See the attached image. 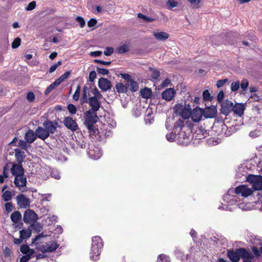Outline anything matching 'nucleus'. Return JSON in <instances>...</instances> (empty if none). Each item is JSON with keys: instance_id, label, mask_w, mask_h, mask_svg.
Here are the masks:
<instances>
[{"instance_id": "nucleus-1", "label": "nucleus", "mask_w": 262, "mask_h": 262, "mask_svg": "<svg viewBox=\"0 0 262 262\" xmlns=\"http://www.w3.org/2000/svg\"><path fill=\"white\" fill-rule=\"evenodd\" d=\"M227 255L232 262H238L241 258L243 260V262H251L254 256L249 250L244 248L230 249L227 251Z\"/></svg>"}, {"instance_id": "nucleus-2", "label": "nucleus", "mask_w": 262, "mask_h": 262, "mask_svg": "<svg viewBox=\"0 0 262 262\" xmlns=\"http://www.w3.org/2000/svg\"><path fill=\"white\" fill-rule=\"evenodd\" d=\"M97 112V111L89 110L85 113L84 124L91 135H94L97 132L94 125V124L98 120Z\"/></svg>"}, {"instance_id": "nucleus-3", "label": "nucleus", "mask_w": 262, "mask_h": 262, "mask_svg": "<svg viewBox=\"0 0 262 262\" xmlns=\"http://www.w3.org/2000/svg\"><path fill=\"white\" fill-rule=\"evenodd\" d=\"M103 247V242L99 236H95L92 238V246L90 253V257L92 261L99 260L101 251Z\"/></svg>"}, {"instance_id": "nucleus-4", "label": "nucleus", "mask_w": 262, "mask_h": 262, "mask_svg": "<svg viewBox=\"0 0 262 262\" xmlns=\"http://www.w3.org/2000/svg\"><path fill=\"white\" fill-rule=\"evenodd\" d=\"M247 181L252 184L254 190H262V177L259 176L249 175L247 177Z\"/></svg>"}, {"instance_id": "nucleus-5", "label": "nucleus", "mask_w": 262, "mask_h": 262, "mask_svg": "<svg viewBox=\"0 0 262 262\" xmlns=\"http://www.w3.org/2000/svg\"><path fill=\"white\" fill-rule=\"evenodd\" d=\"M20 251L23 254L25 255L21 258L20 262H27L35 253L33 249H31L29 246L27 245H21Z\"/></svg>"}, {"instance_id": "nucleus-6", "label": "nucleus", "mask_w": 262, "mask_h": 262, "mask_svg": "<svg viewBox=\"0 0 262 262\" xmlns=\"http://www.w3.org/2000/svg\"><path fill=\"white\" fill-rule=\"evenodd\" d=\"M58 244L55 241H49L45 244L38 247L37 248L42 253L51 252L56 250L58 247Z\"/></svg>"}, {"instance_id": "nucleus-7", "label": "nucleus", "mask_w": 262, "mask_h": 262, "mask_svg": "<svg viewBox=\"0 0 262 262\" xmlns=\"http://www.w3.org/2000/svg\"><path fill=\"white\" fill-rule=\"evenodd\" d=\"M234 191L237 194H241L242 196L247 197L251 195L253 192V190L249 188L247 185H243L236 187Z\"/></svg>"}, {"instance_id": "nucleus-8", "label": "nucleus", "mask_w": 262, "mask_h": 262, "mask_svg": "<svg viewBox=\"0 0 262 262\" xmlns=\"http://www.w3.org/2000/svg\"><path fill=\"white\" fill-rule=\"evenodd\" d=\"M16 202L17 205L21 208H27L30 206V199L25 194H20L16 196Z\"/></svg>"}, {"instance_id": "nucleus-9", "label": "nucleus", "mask_w": 262, "mask_h": 262, "mask_svg": "<svg viewBox=\"0 0 262 262\" xmlns=\"http://www.w3.org/2000/svg\"><path fill=\"white\" fill-rule=\"evenodd\" d=\"M37 220V215L36 213L30 209L27 210L24 215L23 220L26 223H31Z\"/></svg>"}, {"instance_id": "nucleus-10", "label": "nucleus", "mask_w": 262, "mask_h": 262, "mask_svg": "<svg viewBox=\"0 0 262 262\" xmlns=\"http://www.w3.org/2000/svg\"><path fill=\"white\" fill-rule=\"evenodd\" d=\"M63 122L67 128L73 132L76 131L78 129L77 123L72 117H68L65 118Z\"/></svg>"}, {"instance_id": "nucleus-11", "label": "nucleus", "mask_w": 262, "mask_h": 262, "mask_svg": "<svg viewBox=\"0 0 262 262\" xmlns=\"http://www.w3.org/2000/svg\"><path fill=\"white\" fill-rule=\"evenodd\" d=\"M43 126L46 128L47 132L50 135V134H54L56 132L58 123L56 121L46 120L43 123Z\"/></svg>"}, {"instance_id": "nucleus-12", "label": "nucleus", "mask_w": 262, "mask_h": 262, "mask_svg": "<svg viewBox=\"0 0 262 262\" xmlns=\"http://www.w3.org/2000/svg\"><path fill=\"white\" fill-rule=\"evenodd\" d=\"M88 154L92 159L97 160L101 157L102 152L98 147L91 146L89 149Z\"/></svg>"}, {"instance_id": "nucleus-13", "label": "nucleus", "mask_w": 262, "mask_h": 262, "mask_svg": "<svg viewBox=\"0 0 262 262\" xmlns=\"http://www.w3.org/2000/svg\"><path fill=\"white\" fill-rule=\"evenodd\" d=\"M204 115V111L200 107L194 108L191 113V118L193 122L200 121Z\"/></svg>"}, {"instance_id": "nucleus-14", "label": "nucleus", "mask_w": 262, "mask_h": 262, "mask_svg": "<svg viewBox=\"0 0 262 262\" xmlns=\"http://www.w3.org/2000/svg\"><path fill=\"white\" fill-rule=\"evenodd\" d=\"M176 94V92L173 88H168L162 93V99L170 101L172 100Z\"/></svg>"}, {"instance_id": "nucleus-15", "label": "nucleus", "mask_w": 262, "mask_h": 262, "mask_svg": "<svg viewBox=\"0 0 262 262\" xmlns=\"http://www.w3.org/2000/svg\"><path fill=\"white\" fill-rule=\"evenodd\" d=\"M100 99L95 98V97H89L88 103L91 107L90 110L94 111H99L101 106V103L99 101Z\"/></svg>"}, {"instance_id": "nucleus-16", "label": "nucleus", "mask_w": 262, "mask_h": 262, "mask_svg": "<svg viewBox=\"0 0 262 262\" xmlns=\"http://www.w3.org/2000/svg\"><path fill=\"white\" fill-rule=\"evenodd\" d=\"M233 103L230 101L226 100L222 104V113L227 115L233 109Z\"/></svg>"}, {"instance_id": "nucleus-17", "label": "nucleus", "mask_w": 262, "mask_h": 262, "mask_svg": "<svg viewBox=\"0 0 262 262\" xmlns=\"http://www.w3.org/2000/svg\"><path fill=\"white\" fill-rule=\"evenodd\" d=\"M11 172L12 174L15 177L24 175V169L21 164H14L11 168Z\"/></svg>"}, {"instance_id": "nucleus-18", "label": "nucleus", "mask_w": 262, "mask_h": 262, "mask_svg": "<svg viewBox=\"0 0 262 262\" xmlns=\"http://www.w3.org/2000/svg\"><path fill=\"white\" fill-rule=\"evenodd\" d=\"M14 183L16 187L20 189V187H24L26 186L27 179L24 175L15 177Z\"/></svg>"}, {"instance_id": "nucleus-19", "label": "nucleus", "mask_w": 262, "mask_h": 262, "mask_svg": "<svg viewBox=\"0 0 262 262\" xmlns=\"http://www.w3.org/2000/svg\"><path fill=\"white\" fill-rule=\"evenodd\" d=\"M98 86L103 91L110 90L112 86L111 82L104 78H101L99 79Z\"/></svg>"}, {"instance_id": "nucleus-20", "label": "nucleus", "mask_w": 262, "mask_h": 262, "mask_svg": "<svg viewBox=\"0 0 262 262\" xmlns=\"http://www.w3.org/2000/svg\"><path fill=\"white\" fill-rule=\"evenodd\" d=\"M36 136L39 139L45 140L48 138L49 134L47 132L46 128L41 126L38 127L35 130Z\"/></svg>"}, {"instance_id": "nucleus-21", "label": "nucleus", "mask_w": 262, "mask_h": 262, "mask_svg": "<svg viewBox=\"0 0 262 262\" xmlns=\"http://www.w3.org/2000/svg\"><path fill=\"white\" fill-rule=\"evenodd\" d=\"M37 137L36 133L31 129H29L25 135V140L28 143H33Z\"/></svg>"}, {"instance_id": "nucleus-22", "label": "nucleus", "mask_w": 262, "mask_h": 262, "mask_svg": "<svg viewBox=\"0 0 262 262\" xmlns=\"http://www.w3.org/2000/svg\"><path fill=\"white\" fill-rule=\"evenodd\" d=\"M245 110V106L242 103H237L233 106L232 111L238 116H242Z\"/></svg>"}, {"instance_id": "nucleus-23", "label": "nucleus", "mask_w": 262, "mask_h": 262, "mask_svg": "<svg viewBox=\"0 0 262 262\" xmlns=\"http://www.w3.org/2000/svg\"><path fill=\"white\" fill-rule=\"evenodd\" d=\"M154 36L158 40L164 41L169 38V34L165 32H154Z\"/></svg>"}, {"instance_id": "nucleus-24", "label": "nucleus", "mask_w": 262, "mask_h": 262, "mask_svg": "<svg viewBox=\"0 0 262 262\" xmlns=\"http://www.w3.org/2000/svg\"><path fill=\"white\" fill-rule=\"evenodd\" d=\"M15 157L18 164H21L25 158V152L19 149L15 150Z\"/></svg>"}, {"instance_id": "nucleus-25", "label": "nucleus", "mask_w": 262, "mask_h": 262, "mask_svg": "<svg viewBox=\"0 0 262 262\" xmlns=\"http://www.w3.org/2000/svg\"><path fill=\"white\" fill-rule=\"evenodd\" d=\"M21 214L18 211L13 212L10 216L12 222L14 224L18 223L21 219Z\"/></svg>"}, {"instance_id": "nucleus-26", "label": "nucleus", "mask_w": 262, "mask_h": 262, "mask_svg": "<svg viewBox=\"0 0 262 262\" xmlns=\"http://www.w3.org/2000/svg\"><path fill=\"white\" fill-rule=\"evenodd\" d=\"M126 85L127 87L132 92H136L138 90V83L133 80L127 81Z\"/></svg>"}, {"instance_id": "nucleus-27", "label": "nucleus", "mask_w": 262, "mask_h": 262, "mask_svg": "<svg viewBox=\"0 0 262 262\" xmlns=\"http://www.w3.org/2000/svg\"><path fill=\"white\" fill-rule=\"evenodd\" d=\"M140 94L142 98L148 99L151 97L152 92L150 89L145 88L140 90Z\"/></svg>"}, {"instance_id": "nucleus-28", "label": "nucleus", "mask_w": 262, "mask_h": 262, "mask_svg": "<svg viewBox=\"0 0 262 262\" xmlns=\"http://www.w3.org/2000/svg\"><path fill=\"white\" fill-rule=\"evenodd\" d=\"M31 236V230L30 229H23L19 231V236L21 239H26Z\"/></svg>"}, {"instance_id": "nucleus-29", "label": "nucleus", "mask_w": 262, "mask_h": 262, "mask_svg": "<svg viewBox=\"0 0 262 262\" xmlns=\"http://www.w3.org/2000/svg\"><path fill=\"white\" fill-rule=\"evenodd\" d=\"M89 95V89L84 86L83 88L82 95L81 98L82 103H88L89 101L88 96Z\"/></svg>"}, {"instance_id": "nucleus-30", "label": "nucleus", "mask_w": 262, "mask_h": 262, "mask_svg": "<svg viewBox=\"0 0 262 262\" xmlns=\"http://www.w3.org/2000/svg\"><path fill=\"white\" fill-rule=\"evenodd\" d=\"M190 110L189 107H184L182 111L180 114L179 116H181L183 119H186L189 118L191 116Z\"/></svg>"}, {"instance_id": "nucleus-31", "label": "nucleus", "mask_w": 262, "mask_h": 262, "mask_svg": "<svg viewBox=\"0 0 262 262\" xmlns=\"http://www.w3.org/2000/svg\"><path fill=\"white\" fill-rule=\"evenodd\" d=\"M216 112L214 108H208L204 111V116L205 118H212Z\"/></svg>"}, {"instance_id": "nucleus-32", "label": "nucleus", "mask_w": 262, "mask_h": 262, "mask_svg": "<svg viewBox=\"0 0 262 262\" xmlns=\"http://www.w3.org/2000/svg\"><path fill=\"white\" fill-rule=\"evenodd\" d=\"M252 254L254 255L253 259L255 257H259L262 255V246L258 249L256 247H253L252 248Z\"/></svg>"}, {"instance_id": "nucleus-33", "label": "nucleus", "mask_w": 262, "mask_h": 262, "mask_svg": "<svg viewBox=\"0 0 262 262\" xmlns=\"http://www.w3.org/2000/svg\"><path fill=\"white\" fill-rule=\"evenodd\" d=\"M2 197L5 202H9L12 199V192L9 190H6L3 193Z\"/></svg>"}, {"instance_id": "nucleus-34", "label": "nucleus", "mask_w": 262, "mask_h": 262, "mask_svg": "<svg viewBox=\"0 0 262 262\" xmlns=\"http://www.w3.org/2000/svg\"><path fill=\"white\" fill-rule=\"evenodd\" d=\"M116 88L117 91L119 93H125L127 90V87L126 86H125L122 83H117L116 85Z\"/></svg>"}, {"instance_id": "nucleus-35", "label": "nucleus", "mask_w": 262, "mask_h": 262, "mask_svg": "<svg viewBox=\"0 0 262 262\" xmlns=\"http://www.w3.org/2000/svg\"><path fill=\"white\" fill-rule=\"evenodd\" d=\"M166 6L169 9L176 7L178 6V3L174 0H168L166 2Z\"/></svg>"}, {"instance_id": "nucleus-36", "label": "nucleus", "mask_w": 262, "mask_h": 262, "mask_svg": "<svg viewBox=\"0 0 262 262\" xmlns=\"http://www.w3.org/2000/svg\"><path fill=\"white\" fill-rule=\"evenodd\" d=\"M149 70L151 71V77L154 79H158L160 76V72L156 69L149 68Z\"/></svg>"}, {"instance_id": "nucleus-37", "label": "nucleus", "mask_w": 262, "mask_h": 262, "mask_svg": "<svg viewBox=\"0 0 262 262\" xmlns=\"http://www.w3.org/2000/svg\"><path fill=\"white\" fill-rule=\"evenodd\" d=\"M185 106L183 105L182 104L178 103L176 104L174 107V112L177 114L179 115L181 112L182 111L183 109Z\"/></svg>"}, {"instance_id": "nucleus-38", "label": "nucleus", "mask_w": 262, "mask_h": 262, "mask_svg": "<svg viewBox=\"0 0 262 262\" xmlns=\"http://www.w3.org/2000/svg\"><path fill=\"white\" fill-rule=\"evenodd\" d=\"M80 91H81L80 86L79 85H78L76 88V90L75 92V93L73 96V99L76 101H78L79 99Z\"/></svg>"}, {"instance_id": "nucleus-39", "label": "nucleus", "mask_w": 262, "mask_h": 262, "mask_svg": "<svg viewBox=\"0 0 262 262\" xmlns=\"http://www.w3.org/2000/svg\"><path fill=\"white\" fill-rule=\"evenodd\" d=\"M188 1L191 4V6L194 8H199L200 7L201 3V0H188Z\"/></svg>"}, {"instance_id": "nucleus-40", "label": "nucleus", "mask_w": 262, "mask_h": 262, "mask_svg": "<svg viewBox=\"0 0 262 262\" xmlns=\"http://www.w3.org/2000/svg\"><path fill=\"white\" fill-rule=\"evenodd\" d=\"M170 260V258L166 255L160 254L158 257V261L162 262H168Z\"/></svg>"}, {"instance_id": "nucleus-41", "label": "nucleus", "mask_w": 262, "mask_h": 262, "mask_svg": "<svg viewBox=\"0 0 262 262\" xmlns=\"http://www.w3.org/2000/svg\"><path fill=\"white\" fill-rule=\"evenodd\" d=\"M128 51V46L127 45H123L117 49V51L120 54H122Z\"/></svg>"}, {"instance_id": "nucleus-42", "label": "nucleus", "mask_w": 262, "mask_h": 262, "mask_svg": "<svg viewBox=\"0 0 262 262\" xmlns=\"http://www.w3.org/2000/svg\"><path fill=\"white\" fill-rule=\"evenodd\" d=\"M67 108L69 113L72 115L75 114L77 112V108L76 106L73 104H68Z\"/></svg>"}, {"instance_id": "nucleus-43", "label": "nucleus", "mask_w": 262, "mask_h": 262, "mask_svg": "<svg viewBox=\"0 0 262 262\" xmlns=\"http://www.w3.org/2000/svg\"><path fill=\"white\" fill-rule=\"evenodd\" d=\"M184 126V122L182 119L177 120L174 124V127L175 129L180 128L182 129Z\"/></svg>"}, {"instance_id": "nucleus-44", "label": "nucleus", "mask_w": 262, "mask_h": 262, "mask_svg": "<svg viewBox=\"0 0 262 262\" xmlns=\"http://www.w3.org/2000/svg\"><path fill=\"white\" fill-rule=\"evenodd\" d=\"M138 17L140 18H142L145 21L147 22H151L153 21L155 19L152 17H147L144 15H143L142 13H138Z\"/></svg>"}, {"instance_id": "nucleus-45", "label": "nucleus", "mask_w": 262, "mask_h": 262, "mask_svg": "<svg viewBox=\"0 0 262 262\" xmlns=\"http://www.w3.org/2000/svg\"><path fill=\"white\" fill-rule=\"evenodd\" d=\"M241 88L243 91H245L248 88L249 85V82L247 79H244L242 80L241 84Z\"/></svg>"}, {"instance_id": "nucleus-46", "label": "nucleus", "mask_w": 262, "mask_h": 262, "mask_svg": "<svg viewBox=\"0 0 262 262\" xmlns=\"http://www.w3.org/2000/svg\"><path fill=\"white\" fill-rule=\"evenodd\" d=\"M92 93L94 95V96L92 97H95V98L97 99H101L102 96L97 88L93 89L92 90Z\"/></svg>"}, {"instance_id": "nucleus-47", "label": "nucleus", "mask_w": 262, "mask_h": 262, "mask_svg": "<svg viewBox=\"0 0 262 262\" xmlns=\"http://www.w3.org/2000/svg\"><path fill=\"white\" fill-rule=\"evenodd\" d=\"M240 86V83L238 81L233 82L231 84V90L233 92L237 91Z\"/></svg>"}, {"instance_id": "nucleus-48", "label": "nucleus", "mask_w": 262, "mask_h": 262, "mask_svg": "<svg viewBox=\"0 0 262 262\" xmlns=\"http://www.w3.org/2000/svg\"><path fill=\"white\" fill-rule=\"evenodd\" d=\"M21 39L17 37L16 38L12 43V48L16 49L18 48L20 45Z\"/></svg>"}, {"instance_id": "nucleus-49", "label": "nucleus", "mask_w": 262, "mask_h": 262, "mask_svg": "<svg viewBox=\"0 0 262 262\" xmlns=\"http://www.w3.org/2000/svg\"><path fill=\"white\" fill-rule=\"evenodd\" d=\"M5 208L7 213L11 212L13 209L12 204L10 202H7L5 204Z\"/></svg>"}, {"instance_id": "nucleus-50", "label": "nucleus", "mask_w": 262, "mask_h": 262, "mask_svg": "<svg viewBox=\"0 0 262 262\" xmlns=\"http://www.w3.org/2000/svg\"><path fill=\"white\" fill-rule=\"evenodd\" d=\"M203 99L205 101L211 100V97L208 90H205L203 93Z\"/></svg>"}, {"instance_id": "nucleus-51", "label": "nucleus", "mask_w": 262, "mask_h": 262, "mask_svg": "<svg viewBox=\"0 0 262 262\" xmlns=\"http://www.w3.org/2000/svg\"><path fill=\"white\" fill-rule=\"evenodd\" d=\"M176 137V134L173 133H170L168 134H167L166 136V139L169 142H173Z\"/></svg>"}, {"instance_id": "nucleus-52", "label": "nucleus", "mask_w": 262, "mask_h": 262, "mask_svg": "<svg viewBox=\"0 0 262 262\" xmlns=\"http://www.w3.org/2000/svg\"><path fill=\"white\" fill-rule=\"evenodd\" d=\"M76 21L79 24L81 28H83L85 24L84 19L81 16H77L76 18Z\"/></svg>"}, {"instance_id": "nucleus-53", "label": "nucleus", "mask_w": 262, "mask_h": 262, "mask_svg": "<svg viewBox=\"0 0 262 262\" xmlns=\"http://www.w3.org/2000/svg\"><path fill=\"white\" fill-rule=\"evenodd\" d=\"M61 64H62V62L61 61H58L56 63L54 64V65L50 67V70H49V72L50 73L53 72L54 71H55L56 70L57 68L58 67H59V66H60Z\"/></svg>"}, {"instance_id": "nucleus-54", "label": "nucleus", "mask_w": 262, "mask_h": 262, "mask_svg": "<svg viewBox=\"0 0 262 262\" xmlns=\"http://www.w3.org/2000/svg\"><path fill=\"white\" fill-rule=\"evenodd\" d=\"M97 72H98V74L103 75H107L108 73V71L107 70L99 67L97 68Z\"/></svg>"}, {"instance_id": "nucleus-55", "label": "nucleus", "mask_w": 262, "mask_h": 262, "mask_svg": "<svg viewBox=\"0 0 262 262\" xmlns=\"http://www.w3.org/2000/svg\"><path fill=\"white\" fill-rule=\"evenodd\" d=\"M114 52V49L112 47H107L104 51V54L106 56H110Z\"/></svg>"}, {"instance_id": "nucleus-56", "label": "nucleus", "mask_w": 262, "mask_h": 262, "mask_svg": "<svg viewBox=\"0 0 262 262\" xmlns=\"http://www.w3.org/2000/svg\"><path fill=\"white\" fill-rule=\"evenodd\" d=\"M52 177L56 179L59 180L60 178V175L59 172L57 170H53L51 172Z\"/></svg>"}, {"instance_id": "nucleus-57", "label": "nucleus", "mask_w": 262, "mask_h": 262, "mask_svg": "<svg viewBox=\"0 0 262 262\" xmlns=\"http://www.w3.org/2000/svg\"><path fill=\"white\" fill-rule=\"evenodd\" d=\"M36 6V2L35 1H33L29 4V5L26 7V10L27 11H30L34 9Z\"/></svg>"}, {"instance_id": "nucleus-58", "label": "nucleus", "mask_w": 262, "mask_h": 262, "mask_svg": "<svg viewBox=\"0 0 262 262\" xmlns=\"http://www.w3.org/2000/svg\"><path fill=\"white\" fill-rule=\"evenodd\" d=\"M96 77V73L95 71H92L89 74V80L93 82Z\"/></svg>"}, {"instance_id": "nucleus-59", "label": "nucleus", "mask_w": 262, "mask_h": 262, "mask_svg": "<svg viewBox=\"0 0 262 262\" xmlns=\"http://www.w3.org/2000/svg\"><path fill=\"white\" fill-rule=\"evenodd\" d=\"M27 142L23 140H20L18 142V146L24 149H26L27 148Z\"/></svg>"}, {"instance_id": "nucleus-60", "label": "nucleus", "mask_w": 262, "mask_h": 262, "mask_svg": "<svg viewBox=\"0 0 262 262\" xmlns=\"http://www.w3.org/2000/svg\"><path fill=\"white\" fill-rule=\"evenodd\" d=\"M27 100L29 101L32 102L34 100L35 96L32 92H29L27 96Z\"/></svg>"}, {"instance_id": "nucleus-61", "label": "nucleus", "mask_w": 262, "mask_h": 262, "mask_svg": "<svg viewBox=\"0 0 262 262\" xmlns=\"http://www.w3.org/2000/svg\"><path fill=\"white\" fill-rule=\"evenodd\" d=\"M97 20L95 18H91L88 22V26L89 27H94L97 23Z\"/></svg>"}, {"instance_id": "nucleus-62", "label": "nucleus", "mask_w": 262, "mask_h": 262, "mask_svg": "<svg viewBox=\"0 0 262 262\" xmlns=\"http://www.w3.org/2000/svg\"><path fill=\"white\" fill-rule=\"evenodd\" d=\"M224 97V94L223 91H220L217 96V99L219 102H221L223 101Z\"/></svg>"}, {"instance_id": "nucleus-63", "label": "nucleus", "mask_w": 262, "mask_h": 262, "mask_svg": "<svg viewBox=\"0 0 262 262\" xmlns=\"http://www.w3.org/2000/svg\"><path fill=\"white\" fill-rule=\"evenodd\" d=\"M227 81V79L219 80L216 82V86L217 88L222 87Z\"/></svg>"}, {"instance_id": "nucleus-64", "label": "nucleus", "mask_w": 262, "mask_h": 262, "mask_svg": "<svg viewBox=\"0 0 262 262\" xmlns=\"http://www.w3.org/2000/svg\"><path fill=\"white\" fill-rule=\"evenodd\" d=\"M55 88V86L52 83L50 84L46 90L45 94L48 95Z\"/></svg>"}]
</instances>
